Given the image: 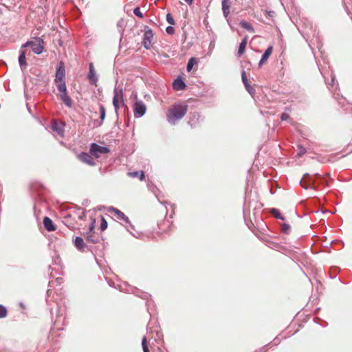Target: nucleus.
<instances>
[{
    "mask_svg": "<svg viewBox=\"0 0 352 352\" xmlns=\"http://www.w3.org/2000/svg\"><path fill=\"white\" fill-rule=\"evenodd\" d=\"M166 32L170 34V35H172L175 33V29L172 26H168L166 28Z\"/></svg>",
    "mask_w": 352,
    "mask_h": 352,
    "instance_id": "obj_35",
    "label": "nucleus"
},
{
    "mask_svg": "<svg viewBox=\"0 0 352 352\" xmlns=\"http://www.w3.org/2000/svg\"><path fill=\"white\" fill-rule=\"evenodd\" d=\"M240 25L241 28L245 29L249 32H251V33L254 32L253 26L250 23L247 22L246 21H244V20L241 21L240 22Z\"/></svg>",
    "mask_w": 352,
    "mask_h": 352,
    "instance_id": "obj_21",
    "label": "nucleus"
},
{
    "mask_svg": "<svg viewBox=\"0 0 352 352\" xmlns=\"http://www.w3.org/2000/svg\"><path fill=\"white\" fill-rule=\"evenodd\" d=\"M173 89L177 91L183 90L186 87V85L181 79H176L173 83Z\"/></svg>",
    "mask_w": 352,
    "mask_h": 352,
    "instance_id": "obj_15",
    "label": "nucleus"
},
{
    "mask_svg": "<svg viewBox=\"0 0 352 352\" xmlns=\"http://www.w3.org/2000/svg\"><path fill=\"white\" fill-rule=\"evenodd\" d=\"M241 77H242L243 82L246 89L248 91L249 93H251V91L253 90V88L250 85L249 80L247 78L246 73L245 71L242 72Z\"/></svg>",
    "mask_w": 352,
    "mask_h": 352,
    "instance_id": "obj_16",
    "label": "nucleus"
},
{
    "mask_svg": "<svg viewBox=\"0 0 352 352\" xmlns=\"http://www.w3.org/2000/svg\"><path fill=\"white\" fill-rule=\"evenodd\" d=\"M111 211L114 214L115 217L119 220H123L125 222H129V218L120 210L116 208H111Z\"/></svg>",
    "mask_w": 352,
    "mask_h": 352,
    "instance_id": "obj_12",
    "label": "nucleus"
},
{
    "mask_svg": "<svg viewBox=\"0 0 352 352\" xmlns=\"http://www.w3.org/2000/svg\"><path fill=\"white\" fill-rule=\"evenodd\" d=\"M88 78L90 81V83L92 85H96L98 78L96 75V72L94 71L93 63L89 64V72L88 74Z\"/></svg>",
    "mask_w": 352,
    "mask_h": 352,
    "instance_id": "obj_10",
    "label": "nucleus"
},
{
    "mask_svg": "<svg viewBox=\"0 0 352 352\" xmlns=\"http://www.w3.org/2000/svg\"><path fill=\"white\" fill-rule=\"evenodd\" d=\"M8 311L6 308L4 306L0 305V318L6 317Z\"/></svg>",
    "mask_w": 352,
    "mask_h": 352,
    "instance_id": "obj_28",
    "label": "nucleus"
},
{
    "mask_svg": "<svg viewBox=\"0 0 352 352\" xmlns=\"http://www.w3.org/2000/svg\"><path fill=\"white\" fill-rule=\"evenodd\" d=\"M74 245L79 250H82L85 248V243L83 239L80 236H76L74 240Z\"/></svg>",
    "mask_w": 352,
    "mask_h": 352,
    "instance_id": "obj_20",
    "label": "nucleus"
},
{
    "mask_svg": "<svg viewBox=\"0 0 352 352\" xmlns=\"http://www.w3.org/2000/svg\"><path fill=\"white\" fill-rule=\"evenodd\" d=\"M133 13L135 16H137L141 19L143 18V14H142V12L140 11V9L139 7H137L134 9Z\"/></svg>",
    "mask_w": 352,
    "mask_h": 352,
    "instance_id": "obj_33",
    "label": "nucleus"
},
{
    "mask_svg": "<svg viewBox=\"0 0 352 352\" xmlns=\"http://www.w3.org/2000/svg\"><path fill=\"white\" fill-rule=\"evenodd\" d=\"M166 21L170 25H175V20H174L173 16L170 13H168L166 14Z\"/></svg>",
    "mask_w": 352,
    "mask_h": 352,
    "instance_id": "obj_32",
    "label": "nucleus"
},
{
    "mask_svg": "<svg viewBox=\"0 0 352 352\" xmlns=\"http://www.w3.org/2000/svg\"><path fill=\"white\" fill-rule=\"evenodd\" d=\"M247 43H248V36H245L239 45V50H238V56H242L243 54V53L245 52V48L247 46Z\"/></svg>",
    "mask_w": 352,
    "mask_h": 352,
    "instance_id": "obj_17",
    "label": "nucleus"
},
{
    "mask_svg": "<svg viewBox=\"0 0 352 352\" xmlns=\"http://www.w3.org/2000/svg\"><path fill=\"white\" fill-rule=\"evenodd\" d=\"M280 118L282 120H287L289 118V115L287 113H283Z\"/></svg>",
    "mask_w": 352,
    "mask_h": 352,
    "instance_id": "obj_38",
    "label": "nucleus"
},
{
    "mask_svg": "<svg viewBox=\"0 0 352 352\" xmlns=\"http://www.w3.org/2000/svg\"><path fill=\"white\" fill-rule=\"evenodd\" d=\"M323 181L324 184H326V185H327V181L326 180V178L324 177H322V183H323Z\"/></svg>",
    "mask_w": 352,
    "mask_h": 352,
    "instance_id": "obj_41",
    "label": "nucleus"
},
{
    "mask_svg": "<svg viewBox=\"0 0 352 352\" xmlns=\"http://www.w3.org/2000/svg\"><path fill=\"white\" fill-rule=\"evenodd\" d=\"M307 175H308L307 174L305 175L302 181L300 182V185L305 189H307L308 187L307 186V185L305 184V179H306V177Z\"/></svg>",
    "mask_w": 352,
    "mask_h": 352,
    "instance_id": "obj_37",
    "label": "nucleus"
},
{
    "mask_svg": "<svg viewBox=\"0 0 352 352\" xmlns=\"http://www.w3.org/2000/svg\"><path fill=\"white\" fill-rule=\"evenodd\" d=\"M31 47L32 52L36 54H41L44 50L45 42L39 37H35L31 41H27L25 43L22 45V48H26Z\"/></svg>",
    "mask_w": 352,
    "mask_h": 352,
    "instance_id": "obj_2",
    "label": "nucleus"
},
{
    "mask_svg": "<svg viewBox=\"0 0 352 352\" xmlns=\"http://www.w3.org/2000/svg\"><path fill=\"white\" fill-rule=\"evenodd\" d=\"M26 51L25 48H21L20 54L19 57V63L22 69H24L27 67L26 62V56H25Z\"/></svg>",
    "mask_w": 352,
    "mask_h": 352,
    "instance_id": "obj_11",
    "label": "nucleus"
},
{
    "mask_svg": "<svg viewBox=\"0 0 352 352\" xmlns=\"http://www.w3.org/2000/svg\"><path fill=\"white\" fill-rule=\"evenodd\" d=\"M197 63V60L195 58L192 57L191 58L188 63H187V67H186V69L188 72H190L192 69V67L195 64H196Z\"/></svg>",
    "mask_w": 352,
    "mask_h": 352,
    "instance_id": "obj_24",
    "label": "nucleus"
},
{
    "mask_svg": "<svg viewBox=\"0 0 352 352\" xmlns=\"http://www.w3.org/2000/svg\"><path fill=\"white\" fill-rule=\"evenodd\" d=\"M142 346L144 352H149V349L147 345V340L146 337H144L142 340Z\"/></svg>",
    "mask_w": 352,
    "mask_h": 352,
    "instance_id": "obj_27",
    "label": "nucleus"
},
{
    "mask_svg": "<svg viewBox=\"0 0 352 352\" xmlns=\"http://www.w3.org/2000/svg\"><path fill=\"white\" fill-rule=\"evenodd\" d=\"M329 176H330L329 173H327V174H326V175H325V177H325V178H326V177H329Z\"/></svg>",
    "mask_w": 352,
    "mask_h": 352,
    "instance_id": "obj_42",
    "label": "nucleus"
},
{
    "mask_svg": "<svg viewBox=\"0 0 352 352\" xmlns=\"http://www.w3.org/2000/svg\"><path fill=\"white\" fill-rule=\"evenodd\" d=\"M265 15L266 16H269V17H274L275 16V12L274 11H267V10H265Z\"/></svg>",
    "mask_w": 352,
    "mask_h": 352,
    "instance_id": "obj_36",
    "label": "nucleus"
},
{
    "mask_svg": "<svg viewBox=\"0 0 352 352\" xmlns=\"http://www.w3.org/2000/svg\"><path fill=\"white\" fill-rule=\"evenodd\" d=\"M65 66L63 63L60 62L56 69L55 81L65 80Z\"/></svg>",
    "mask_w": 352,
    "mask_h": 352,
    "instance_id": "obj_8",
    "label": "nucleus"
},
{
    "mask_svg": "<svg viewBox=\"0 0 352 352\" xmlns=\"http://www.w3.org/2000/svg\"><path fill=\"white\" fill-rule=\"evenodd\" d=\"M306 153V149L302 146H298V155L299 157H301L302 155H304L305 153Z\"/></svg>",
    "mask_w": 352,
    "mask_h": 352,
    "instance_id": "obj_34",
    "label": "nucleus"
},
{
    "mask_svg": "<svg viewBox=\"0 0 352 352\" xmlns=\"http://www.w3.org/2000/svg\"><path fill=\"white\" fill-rule=\"evenodd\" d=\"M100 118L101 121L99 124V126H100L102 124V122L105 118L106 111H105V108L103 105L100 106Z\"/></svg>",
    "mask_w": 352,
    "mask_h": 352,
    "instance_id": "obj_25",
    "label": "nucleus"
},
{
    "mask_svg": "<svg viewBox=\"0 0 352 352\" xmlns=\"http://www.w3.org/2000/svg\"><path fill=\"white\" fill-rule=\"evenodd\" d=\"M94 223H95V220L93 221L92 223L90 225L89 228V231L87 232H89V233H91L94 231Z\"/></svg>",
    "mask_w": 352,
    "mask_h": 352,
    "instance_id": "obj_39",
    "label": "nucleus"
},
{
    "mask_svg": "<svg viewBox=\"0 0 352 352\" xmlns=\"http://www.w3.org/2000/svg\"><path fill=\"white\" fill-rule=\"evenodd\" d=\"M56 83L57 84V89H58L60 94L67 91L65 80L56 81Z\"/></svg>",
    "mask_w": 352,
    "mask_h": 352,
    "instance_id": "obj_23",
    "label": "nucleus"
},
{
    "mask_svg": "<svg viewBox=\"0 0 352 352\" xmlns=\"http://www.w3.org/2000/svg\"><path fill=\"white\" fill-rule=\"evenodd\" d=\"M230 0H223L222 1V10L225 16H227L230 12Z\"/></svg>",
    "mask_w": 352,
    "mask_h": 352,
    "instance_id": "obj_22",
    "label": "nucleus"
},
{
    "mask_svg": "<svg viewBox=\"0 0 352 352\" xmlns=\"http://www.w3.org/2000/svg\"><path fill=\"white\" fill-rule=\"evenodd\" d=\"M127 175L130 177H139V179L140 181H142L144 179V173L142 170L140 171H133V172H129L127 173Z\"/></svg>",
    "mask_w": 352,
    "mask_h": 352,
    "instance_id": "obj_18",
    "label": "nucleus"
},
{
    "mask_svg": "<svg viewBox=\"0 0 352 352\" xmlns=\"http://www.w3.org/2000/svg\"><path fill=\"white\" fill-rule=\"evenodd\" d=\"M185 2L188 5H191L193 2V0H185Z\"/></svg>",
    "mask_w": 352,
    "mask_h": 352,
    "instance_id": "obj_40",
    "label": "nucleus"
},
{
    "mask_svg": "<svg viewBox=\"0 0 352 352\" xmlns=\"http://www.w3.org/2000/svg\"><path fill=\"white\" fill-rule=\"evenodd\" d=\"M60 98L68 107H71L72 105V101L70 97L67 95V91L61 93L59 95Z\"/></svg>",
    "mask_w": 352,
    "mask_h": 352,
    "instance_id": "obj_14",
    "label": "nucleus"
},
{
    "mask_svg": "<svg viewBox=\"0 0 352 352\" xmlns=\"http://www.w3.org/2000/svg\"><path fill=\"white\" fill-rule=\"evenodd\" d=\"M78 158L81 162L89 165L94 166L95 162L92 157L87 153H81L78 155Z\"/></svg>",
    "mask_w": 352,
    "mask_h": 352,
    "instance_id": "obj_7",
    "label": "nucleus"
},
{
    "mask_svg": "<svg viewBox=\"0 0 352 352\" xmlns=\"http://www.w3.org/2000/svg\"><path fill=\"white\" fill-rule=\"evenodd\" d=\"M113 93V104L117 112L121 107L124 105V94L122 89L119 87L115 88Z\"/></svg>",
    "mask_w": 352,
    "mask_h": 352,
    "instance_id": "obj_3",
    "label": "nucleus"
},
{
    "mask_svg": "<svg viewBox=\"0 0 352 352\" xmlns=\"http://www.w3.org/2000/svg\"><path fill=\"white\" fill-rule=\"evenodd\" d=\"M109 151L107 147L100 146L96 143L91 144L90 146V153L96 158H98L100 154L108 153Z\"/></svg>",
    "mask_w": 352,
    "mask_h": 352,
    "instance_id": "obj_4",
    "label": "nucleus"
},
{
    "mask_svg": "<svg viewBox=\"0 0 352 352\" xmlns=\"http://www.w3.org/2000/svg\"><path fill=\"white\" fill-rule=\"evenodd\" d=\"M271 212L276 218L283 219V217L280 215V212L276 209H272Z\"/></svg>",
    "mask_w": 352,
    "mask_h": 352,
    "instance_id": "obj_31",
    "label": "nucleus"
},
{
    "mask_svg": "<svg viewBox=\"0 0 352 352\" xmlns=\"http://www.w3.org/2000/svg\"><path fill=\"white\" fill-rule=\"evenodd\" d=\"M85 238H86L87 241H89L91 243H96V240L95 236H94V232H93L91 233L87 232Z\"/></svg>",
    "mask_w": 352,
    "mask_h": 352,
    "instance_id": "obj_26",
    "label": "nucleus"
},
{
    "mask_svg": "<svg viewBox=\"0 0 352 352\" xmlns=\"http://www.w3.org/2000/svg\"><path fill=\"white\" fill-rule=\"evenodd\" d=\"M314 182H315V181H313V183H312V185H313V187H312V188H315V187L314 186Z\"/></svg>",
    "mask_w": 352,
    "mask_h": 352,
    "instance_id": "obj_43",
    "label": "nucleus"
},
{
    "mask_svg": "<svg viewBox=\"0 0 352 352\" xmlns=\"http://www.w3.org/2000/svg\"><path fill=\"white\" fill-rule=\"evenodd\" d=\"M188 106L184 104H174L167 112L168 121L175 124V122L182 119L186 113Z\"/></svg>",
    "mask_w": 352,
    "mask_h": 352,
    "instance_id": "obj_1",
    "label": "nucleus"
},
{
    "mask_svg": "<svg viewBox=\"0 0 352 352\" xmlns=\"http://www.w3.org/2000/svg\"><path fill=\"white\" fill-rule=\"evenodd\" d=\"M146 111V107L145 104L141 101H136L133 104V112L134 116L136 118H140L144 116Z\"/></svg>",
    "mask_w": 352,
    "mask_h": 352,
    "instance_id": "obj_5",
    "label": "nucleus"
},
{
    "mask_svg": "<svg viewBox=\"0 0 352 352\" xmlns=\"http://www.w3.org/2000/svg\"><path fill=\"white\" fill-rule=\"evenodd\" d=\"M43 225L45 228L49 232L55 231L56 230V227L54 224L52 220L48 217H44Z\"/></svg>",
    "mask_w": 352,
    "mask_h": 352,
    "instance_id": "obj_9",
    "label": "nucleus"
},
{
    "mask_svg": "<svg viewBox=\"0 0 352 352\" xmlns=\"http://www.w3.org/2000/svg\"><path fill=\"white\" fill-rule=\"evenodd\" d=\"M153 38V32L152 30L146 27L142 41V44L146 49L148 50L151 47Z\"/></svg>",
    "mask_w": 352,
    "mask_h": 352,
    "instance_id": "obj_6",
    "label": "nucleus"
},
{
    "mask_svg": "<svg viewBox=\"0 0 352 352\" xmlns=\"http://www.w3.org/2000/svg\"><path fill=\"white\" fill-rule=\"evenodd\" d=\"M272 51H273V47L272 46H270L264 52V54H263L262 56V58L259 62V65H263L267 60V59L269 58V57L270 56V55L272 54Z\"/></svg>",
    "mask_w": 352,
    "mask_h": 352,
    "instance_id": "obj_13",
    "label": "nucleus"
},
{
    "mask_svg": "<svg viewBox=\"0 0 352 352\" xmlns=\"http://www.w3.org/2000/svg\"><path fill=\"white\" fill-rule=\"evenodd\" d=\"M107 228V222L105 219L102 216L101 217V223H100V229L102 231H104Z\"/></svg>",
    "mask_w": 352,
    "mask_h": 352,
    "instance_id": "obj_30",
    "label": "nucleus"
},
{
    "mask_svg": "<svg viewBox=\"0 0 352 352\" xmlns=\"http://www.w3.org/2000/svg\"><path fill=\"white\" fill-rule=\"evenodd\" d=\"M52 129L58 133V135L60 136L63 135L64 129L61 125V124H59L56 122H53L52 125Z\"/></svg>",
    "mask_w": 352,
    "mask_h": 352,
    "instance_id": "obj_19",
    "label": "nucleus"
},
{
    "mask_svg": "<svg viewBox=\"0 0 352 352\" xmlns=\"http://www.w3.org/2000/svg\"><path fill=\"white\" fill-rule=\"evenodd\" d=\"M290 226L287 223H283L282 225L281 230L285 234H289L290 231Z\"/></svg>",
    "mask_w": 352,
    "mask_h": 352,
    "instance_id": "obj_29",
    "label": "nucleus"
}]
</instances>
